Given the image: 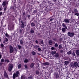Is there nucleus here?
Returning <instances> with one entry per match:
<instances>
[{
	"label": "nucleus",
	"instance_id": "f257e3e1",
	"mask_svg": "<svg viewBox=\"0 0 79 79\" xmlns=\"http://www.w3.org/2000/svg\"><path fill=\"white\" fill-rule=\"evenodd\" d=\"M19 72L18 71H17L16 73H14L13 75V78L15 79V77H17L19 76Z\"/></svg>",
	"mask_w": 79,
	"mask_h": 79
},
{
	"label": "nucleus",
	"instance_id": "f03ea898",
	"mask_svg": "<svg viewBox=\"0 0 79 79\" xmlns=\"http://www.w3.org/2000/svg\"><path fill=\"white\" fill-rule=\"evenodd\" d=\"M68 35L70 37H73L74 35V33L73 32H69L67 33Z\"/></svg>",
	"mask_w": 79,
	"mask_h": 79
},
{
	"label": "nucleus",
	"instance_id": "7ed1b4c3",
	"mask_svg": "<svg viewBox=\"0 0 79 79\" xmlns=\"http://www.w3.org/2000/svg\"><path fill=\"white\" fill-rule=\"evenodd\" d=\"M13 67V64H9V68H8V71L9 72H10L11 71Z\"/></svg>",
	"mask_w": 79,
	"mask_h": 79
},
{
	"label": "nucleus",
	"instance_id": "20e7f679",
	"mask_svg": "<svg viewBox=\"0 0 79 79\" xmlns=\"http://www.w3.org/2000/svg\"><path fill=\"white\" fill-rule=\"evenodd\" d=\"M10 53H12L14 51V48L11 45H10Z\"/></svg>",
	"mask_w": 79,
	"mask_h": 79
},
{
	"label": "nucleus",
	"instance_id": "39448f33",
	"mask_svg": "<svg viewBox=\"0 0 79 79\" xmlns=\"http://www.w3.org/2000/svg\"><path fill=\"white\" fill-rule=\"evenodd\" d=\"M70 20L68 19H64V22L65 23H69Z\"/></svg>",
	"mask_w": 79,
	"mask_h": 79
},
{
	"label": "nucleus",
	"instance_id": "423d86ee",
	"mask_svg": "<svg viewBox=\"0 0 79 79\" xmlns=\"http://www.w3.org/2000/svg\"><path fill=\"white\" fill-rule=\"evenodd\" d=\"M48 44H49L50 45H52L53 44V41L52 40H50L48 41Z\"/></svg>",
	"mask_w": 79,
	"mask_h": 79
},
{
	"label": "nucleus",
	"instance_id": "0eeeda50",
	"mask_svg": "<svg viewBox=\"0 0 79 79\" xmlns=\"http://www.w3.org/2000/svg\"><path fill=\"white\" fill-rule=\"evenodd\" d=\"M66 30V29L65 28H64V27L62 28V32L63 33H65Z\"/></svg>",
	"mask_w": 79,
	"mask_h": 79
},
{
	"label": "nucleus",
	"instance_id": "6e6552de",
	"mask_svg": "<svg viewBox=\"0 0 79 79\" xmlns=\"http://www.w3.org/2000/svg\"><path fill=\"white\" fill-rule=\"evenodd\" d=\"M73 10L74 13H78V10H77V8H74L73 9Z\"/></svg>",
	"mask_w": 79,
	"mask_h": 79
},
{
	"label": "nucleus",
	"instance_id": "1a4fd4ad",
	"mask_svg": "<svg viewBox=\"0 0 79 79\" xmlns=\"http://www.w3.org/2000/svg\"><path fill=\"white\" fill-rule=\"evenodd\" d=\"M62 26L64 27L66 29H67V26L65 25V23H63L62 24Z\"/></svg>",
	"mask_w": 79,
	"mask_h": 79
},
{
	"label": "nucleus",
	"instance_id": "9d476101",
	"mask_svg": "<svg viewBox=\"0 0 79 79\" xmlns=\"http://www.w3.org/2000/svg\"><path fill=\"white\" fill-rule=\"evenodd\" d=\"M74 65L75 67H77L78 65V63L77 62H75L74 63Z\"/></svg>",
	"mask_w": 79,
	"mask_h": 79
},
{
	"label": "nucleus",
	"instance_id": "9b49d317",
	"mask_svg": "<svg viewBox=\"0 0 79 79\" xmlns=\"http://www.w3.org/2000/svg\"><path fill=\"white\" fill-rule=\"evenodd\" d=\"M56 51H52L51 52V54L52 55H54V54H56Z\"/></svg>",
	"mask_w": 79,
	"mask_h": 79
},
{
	"label": "nucleus",
	"instance_id": "f8f14e48",
	"mask_svg": "<svg viewBox=\"0 0 79 79\" xmlns=\"http://www.w3.org/2000/svg\"><path fill=\"white\" fill-rule=\"evenodd\" d=\"M76 53L77 56H79V50H77L76 51Z\"/></svg>",
	"mask_w": 79,
	"mask_h": 79
},
{
	"label": "nucleus",
	"instance_id": "ddd939ff",
	"mask_svg": "<svg viewBox=\"0 0 79 79\" xmlns=\"http://www.w3.org/2000/svg\"><path fill=\"white\" fill-rule=\"evenodd\" d=\"M4 75L5 76V77H8V75L6 72H4Z\"/></svg>",
	"mask_w": 79,
	"mask_h": 79
},
{
	"label": "nucleus",
	"instance_id": "4468645a",
	"mask_svg": "<svg viewBox=\"0 0 79 79\" xmlns=\"http://www.w3.org/2000/svg\"><path fill=\"white\" fill-rule=\"evenodd\" d=\"M69 63V61H64V64L66 65H68Z\"/></svg>",
	"mask_w": 79,
	"mask_h": 79
},
{
	"label": "nucleus",
	"instance_id": "2eb2a0df",
	"mask_svg": "<svg viewBox=\"0 0 79 79\" xmlns=\"http://www.w3.org/2000/svg\"><path fill=\"white\" fill-rule=\"evenodd\" d=\"M54 56L55 57L58 58L59 56V54L58 53H56Z\"/></svg>",
	"mask_w": 79,
	"mask_h": 79
},
{
	"label": "nucleus",
	"instance_id": "dca6fc26",
	"mask_svg": "<svg viewBox=\"0 0 79 79\" xmlns=\"http://www.w3.org/2000/svg\"><path fill=\"white\" fill-rule=\"evenodd\" d=\"M6 4V2H3V4H2V6L3 7H4L5 6Z\"/></svg>",
	"mask_w": 79,
	"mask_h": 79
},
{
	"label": "nucleus",
	"instance_id": "f3484780",
	"mask_svg": "<svg viewBox=\"0 0 79 79\" xmlns=\"http://www.w3.org/2000/svg\"><path fill=\"white\" fill-rule=\"evenodd\" d=\"M43 64L48 65L49 64V63L48 62H46L45 63H43Z\"/></svg>",
	"mask_w": 79,
	"mask_h": 79
},
{
	"label": "nucleus",
	"instance_id": "a211bd4d",
	"mask_svg": "<svg viewBox=\"0 0 79 79\" xmlns=\"http://www.w3.org/2000/svg\"><path fill=\"white\" fill-rule=\"evenodd\" d=\"M71 53H72V51L71 50H70V51H69V52H67V54L68 55H70V54H71Z\"/></svg>",
	"mask_w": 79,
	"mask_h": 79
},
{
	"label": "nucleus",
	"instance_id": "6ab92c4d",
	"mask_svg": "<svg viewBox=\"0 0 79 79\" xmlns=\"http://www.w3.org/2000/svg\"><path fill=\"white\" fill-rule=\"evenodd\" d=\"M5 41H3V43L4 44H5V42H7V41H8V39H7V38H6V37H5Z\"/></svg>",
	"mask_w": 79,
	"mask_h": 79
},
{
	"label": "nucleus",
	"instance_id": "aec40b11",
	"mask_svg": "<svg viewBox=\"0 0 79 79\" xmlns=\"http://www.w3.org/2000/svg\"><path fill=\"white\" fill-rule=\"evenodd\" d=\"M24 62L25 63H27L29 62V60L27 59H25V60H24Z\"/></svg>",
	"mask_w": 79,
	"mask_h": 79
},
{
	"label": "nucleus",
	"instance_id": "412c9836",
	"mask_svg": "<svg viewBox=\"0 0 79 79\" xmlns=\"http://www.w3.org/2000/svg\"><path fill=\"white\" fill-rule=\"evenodd\" d=\"M5 35L6 37L7 38H9L10 37V35H8L7 33H6L5 34Z\"/></svg>",
	"mask_w": 79,
	"mask_h": 79
},
{
	"label": "nucleus",
	"instance_id": "4be33fe9",
	"mask_svg": "<svg viewBox=\"0 0 79 79\" xmlns=\"http://www.w3.org/2000/svg\"><path fill=\"white\" fill-rule=\"evenodd\" d=\"M34 66V63H31V65H30V67L31 68H32Z\"/></svg>",
	"mask_w": 79,
	"mask_h": 79
},
{
	"label": "nucleus",
	"instance_id": "5701e85b",
	"mask_svg": "<svg viewBox=\"0 0 79 79\" xmlns=\"http://www.w3.org/2000/svg\"><path fill=\"white\" fill-rule=\"evenodd\" d=\"M31 26L32 27H34L35 26V24L34 23H31Z\"/></svg>",
	"mask_w": 79,
	"mask_h": 79
},
{
	"label": "nucleus",
	"instance_id": "b1692460",
	"mask_svg": "<svg viewBox=\"0 0 79 79\" xmlns=\"http://www.w3.org/2000/svg\"><path fill=\"white\" fill-rule=\"evenodd\" d=\"M74 15L77 16H79V13H77L74 14Z\"/></svg>",
	"mask_w": 79,
	"mask_h": 79
},
{
	"label": "nucleus",
	"instance_id": "393cba45",
	"mask_svg": "<svg viewBox=\"0 0 79 79\" xmlns=\"http://www.w3.org/2000/svg\"><path fill=\"white\" fill-rule=\"evenodd\" d=\"M31 54H32V55H35V52L34 51H32L31 52Z\"/></svg>",
	"mask_w": 79,
	"mask_h": 79
},
{
	"label": "nucleus",
	"instance_id": "a878e982",
	"mask_svg": "<svg viewBox=\"0 0 79 79\" xmlns=\"http://www.w3.org/2000/svg\"><path fill=\"white\" fill-rule=\"evenodd\" d=\"M54 46L56 48L57 47H58V45L57 44V43H56L55 44Z\"/></svg>",
	"mask_w": 79,
	"mask_h": 79
},
{
	"label": "nucleus",
	"instance_id": "bb28decb",
	"mask_svg": "<svg viewBox=\"0 0 79 79\" xmlns=\"http://www.w3.org/2000/svg\"><path fill=\"white\" fill-rule=\"evenodd\" d=\"M30 32H31V33L32 34H33L34 33V31L33 30H30Z\"/></svg>",
	"mask_w": 79,
	"mask_h": 79
},
{
	"label": "nucleus",
	"instance_id": "cd10ccee",
	"mask_svg": "<svg viewBox=\"0 0 79 79\" xmlns=\"http://www.w3.org/2000/svg\"><path fill=\"white\" fill-rule=\"evenodd\" d=\"M21 64H19L18 66V69H20L21 68Z\"/></svg>",
	"mask_w": 79,
	"mask_h": 79
},
{
	"label": "nucleus",
	"instance_id": "c85d7f7f",
	"mask_svg": "<svg viewBox=\"0 0 79 79\" xmlns=\"http://www.w3.org/2000/svg\"><path fill=\"white\" fill-rule=\"evenodd\" d=\"M59 49H61L62 48V46L61 45H60L59 46Z\"/></svg>",
	"mask_w": 79,
	"mask_h": 79
},
{
	"label": "nucleus",
	"instance_id": "c756f323",
	"mask_svg": "<svg viewBox=\"0 0 79 79\" xmlns=\"http://www.w3.org/2000/svg\"><path fill=\"white\" fill-rule=\"evenodd\" d=\"M24 24L23 23H22V24L21 25V27L23 28L24 27Z\"/></svg>",
	"mask_w": 79,
	"mask_h": 79
},
{
	"label": "nucleus",
	"instance_id": "7c9ffc66",
	"mask_svg": "<svg viewBox=\"0 0 79 79\" xmlns=\"http://www.w3.org/2000/svg\"><path fill=\"white\" fill-rule=\"evenodd\" d=\"M18 46L19 49H20V48H21V46L19 45H18Z\"/></svg>",
	"mask_w": 79,
	"mask_h": 79
},
{
	"label": "nucleus",
	"instance_id": "2f4dec72",
	"mask_svg": "<svg viewBox=\"0 0 79 79\" xmlns=\"http://www.w3.org/2000/svg\"><path fill=\"white\" fill-rule=\"evenodd\" d=\"M72 55L74 56H75L76 55V54L74 52H73L72 54Z\"/></svg>",
	"mask_w": 79,
	"mask_h": 79
},
{
	"label": "nucleus",
	"instance_id": "473e14b6",
	"mask_svg": "<svg viewBox=\"0 0 79 79\" xmlns=\"http://www.w3.org/2000/svg\"><path fill=\"white\" fill-rule=\"evenodd\" d=\"M39 71H36V73L37 74H39Z\"/></svg>",
	"mask_w": 79,
	"mask_h": 79
},
{
	"label": "nucleus",
	"instance_id": "72a5a7b5",
	"mask_svg": "<svg viewBox=\"0 0 79 79\" xmlns=\"http://www.w3.org/2000/svg\"><path fill=\"white\" fill-rule=\"evenodd\" d=\"M39 48V46L37 45H36L35 46V48Z\"/></svg>",
	"mask_w": 79,
	"mask_h": 79
},
{
	"label": "nucleus",
	"instance_id": "f704fd0d",
	"mask_svg": "<svg viewBox=\"0 0 79 79\" xmlns=\"http://www.w3.org/2000/svg\"><path fill=\"white\" fill-rule=\"evenodd\" d=\"M54 19V18H51L50 19V21H52Z\"/></svg>",
	"mask_w": 79,
	"mask_h": 79
},
{
	"label": "nucleus",
	"instance_id": "c9c22d12",
	"mask_svg": "<svg viewBox=\"0 0 79 79\" xmlns=\"http://www.w3.org/2000/svg\"><path fill=\"white\" fill-rule=\"evenodd\" d=\"M20 43L21 44H23V41H22V40H20Z\"/></svg>",
	"mask_w": 79,
	"mask_h": 79
},
{
	"label": "nucleus",
	"instance_id": "e433bc0d",
	"mask_svg": "<svg viewBox=\"0 0 79 79\" xmlns=\"http://www.w3.org/2000/svg\"><path fill=\"white\" fill-rule=\"evenodd\" d=\"M37 12V11L35 10H33V13H36Z\"/></svg>",
	"mask_w": 79,
	"mask_h": 79
},
{
	"label": "nucleus",
	"instance_id": "4c0bfd02",
	"mask_svg": "<svg viewBox=\"0 0 79 79\" xmlns=\"http://www.w3.org/2000/svg\"><path fill=\"white\" fill-rule=\"evenodd\" d=\"M4 60L3 59H2L1 60V62H3L4 61Z\"/></svg>",
	"mask_w": 79,
	"mask_h": 79
},
{
	"label": "nucleus",
	"instance_id": "58836bf2",
	"mask_svg": "<svg viewBox=\"0 0 79 79\" xmlns=\"http://www.w3.org/2000/svg\"><path fill=\"white\" fill-rule=\"evenodd\" d=\"M60 53H62L63 52V50H60Z\"/></svg>",
	"mask_w": 79,
	"mask_h": 79
},
{
	"label": "nucleus",
	"instance_id": "ea45409f",
	"mask_svg": "<svg viewBox=\"0 0 79 79\" xmlns=\"http://www.w3.org/2000/svg\"><path fill=\"white\" fill-rule=\"evenodd\" d=\"M6 62H7V63H8L9 61V60H5Z\"/></svg>",
	"mask_w": 79,
	"mask_h": 79
},
{
	"label": "nucleus",
	"instance_id": "a19ab883",
	"mask_svg": "<svg viewBox=\"0 0 79 79\" xmlns=\"http://www.w3.org/2000/svg\"><path fill=\"white\" fill-rule=\"evenodd\" d=\"M41 49L40 48H38V51H40L41 50Z\"/></svg>",
	"mask_w": 79,
	"mask_h": 79
},
{
	"label": "nucleus",
	"instance_id": "79ce46f5",
	"mask_svg": "<svg viewBox=\"0 0 79 79\" xmlns=\"http://www.w3.org/2000/svg\"><path fill=\"white\" fill-rule=\"evenodd\" d=\"M54 49V48L53 47H52L51 48V49L52 50H53Z\"/></svg>",
	"mask_w": 79,
	"mask_h": 79
},
{
	"label": "nucleus",
	"instance_id": "37998d69",
	"mask_svg": "<svg viewBox=\"0 0 79 79\" xmlns=\"http://www.w3.org/2000/svg\"><path fill=\"white\" fill-rule=\"evenodd\" d=\"M6 8H7V7L6 6V7L4 8V10H6Z\"/></svg>",
	"mask_w": 79,
	"mask_h": 79
},
{
	"label": "nucleus",
	"instance_id": "c03bdc74",
	"mask_svg": "<svg viewBox=\"0 0 79 79\" xmlns=\"http://www.w3.org/2000/svg\"><path fill=\"white\" fill-rule=\"evenodd\" d=\"M54 2H56V0H52Z\"/></svg>",
	"mask_w": 79,
	"mask_h": 79
},
{
	"label": "nucleus",
	"instance_id": "a18cd8bd",
	"mask_svg": "<svg viewBox=\"0 0 79 79\" xmlns=\"http://www.w3.org/2000/svg\"><path fill=\"white\" fill-rule=\"evenodd\" d=\"M2 12H0V16H1L2 14Z\"/></svg>",
	"mask_w": 79,
	"mask_h": 79
},
{
	"label": "nucleus",
	"instance_id": "49530a36",
	"mask_svg": "<svg viewBox=\"0 0 79 79\" xmlns=\"http://www.w3.org/2000/svg\"><path fill=\"white\" fill-rule=\"evenodd\" d=\"M1 46L2 47H3V46H4V45H3V44H1Z\"/></svg>",
	"mask_w": 79,
	"mask_h": 79
},
{
	"label": "nucleus",
	"instance_id": "de8ad7c7",
	"mask_svg": "<svg viewBox=\"0 0 79 79\" xmlns=\"http://www.w3.org/2000/svg\"><path fill=\"white\" fill-rule=\"evenodd\" d=\"M41 44H43V40H42V41H41Z\"/></svg>",
	"mask_w": 79,
	"mask_h": 79
},
{
	"label": "nucleus",
	"instance_id": "09e8293b",
	"mask_svg": "<svg viewBox=\"0 0 79 79\" xmlns=\"http://www.w3.org/2000/svg\"><path fill=\"white\" fill-rule=\"evenodd\" d=\"M25 68H27V65H25Z\"/></svg>",
	"mask_w": 79,
	"mask_h": 79
},
{
	"label": "nucleus",
	"instance_id": "8fccbe9b",
	"mask_svg": "<svg viewBox=\"0 0 79 79\" xmlns=\"http://www.w3.org/2000/svg\"><path fill=\"white\" fill-rule=\"evenodd\" d=\"M52 40H56L55 38H52Z\"/></svg>",
	"mask_w": 79,
	"mask_h": 79
},
{
	"label": "nucleus",
	"instance_id": "3c124183",
	"mask_svg": "<svg viewBox=\"0 0 79 79\" xmlns=\"http://www.w3.org/2000/svg\"><path fill=\"white\" fill-rule=\"evenodd\" d=\"M35 42L36 44L38 43V41L37 40H36Z\"/></svg>",
	"mask_w": 79,
	"mask_h": 79
},
{
	"label": "nucleus",
	"instance_id": "603ef678",
	"mask_svg": "<svg viewBox=\"0 0 79 79\" xmlns=\"http://www.w3.org/2000/svg\"><path fill=\"white\" fill-rule=\"evenodd\" d=\"M1 56H2V55L0 53V59L1 58Z\"/></svg>",
	"mask_w": 79,
	"mask_h": 79
},
{
	"label": "nucleus",
	"instance_id": "864d4df0",
	"mask_svg": "<svg viewBox=\"0 0 79 79\" xmlns=\"http://www.w3.org/2000/svg\"><path fill=\"white\" fill-rule=\"evenodd\" d=\"M20 20H21V18H19V22H20Z\"/></svg>",
	"mask_w": 79,
	"mask_h": 79
},
{
	"label": "nucleus",
	"instance_id": "5fc2aeb1",
	"mask_svg": "<svg viewBox=\"0 0 79 79\" xmlns=\"http://www.w3.org/2000/svg\"><path fill=\"white\" fill-rule=\"evenodd\" d=\"M2 10V9L0 8V11Z\"/></svg>",
	"mask_w": 79,
	"mask_h": 79
},
{
	"label": "nucleus",
	"instance_id": "6e6d98bb",
	"mask_svg": "<svg viewBox=\"0 0 79 79\" xmlns=\"http://www.w3.org/2000/svg\"><path fill=\"white\" fill-rule=\"evenodd\" d=\"M58 76H59L58 75H57V76L56 77V78H58Z\"/></svg>",
	"mask_w": 79,
	"mask_h": 79
},
{
	"label": "nucleus",
	"instance_id": "4d7b16f0",
	"mask_svg": "<svg viewBox=\"0 0 79 79\" xmlns=\"http://www.w3.org/2000/svg\"><path fill=\"white\" fill-rule=\"evenodd\" d=\"M71 67H73L74 66H73L72 65H71Z\"/></svg>",
	"mask_w": 79,
	"mask_h": 79
},
{
	"label": "nucleus",
	"instance_id": "13d9d810",
	"mask_svg": "<svg viewBox=\"0 0 79 79\" xmlns=\"http://www.w3.org/2000/svg\"><path fill=\"white\" fill-rule=\"evenodd\" d=\"M22 22H23V21H21V23H22Z\"/></svg>",
	"mask_w": 79,
	"mask_h": 79
},
{
	"label": "nucleus",
	"instance_id": "bf43d9fd",
	"mask_svg": "<svg viewBox=\"0 0 79 79\" xmlns=\"http://www.w3.org/2000/svg\"><path fill=\"white\" fill-rule=\"evenodd\" d=\"M78 19H79V16L78 17Z\"/></svg>",
	"mask_w": 79,
	"mask_h": 79
},
{
	"label": "nucleus",
	"instance_id": "052dcab7",
	"mask_svg": "<svg viewBox=\"0 0 79 79\" xmlns=\"http://www.w3.org/2000/svg\"><path fill=\"white\" fill-rule=\"evenodd\" d=\"M1 39H0V42L1 41Z\"/></svg>",
	"mask_w": 79,
	"mask_h": 79
},
{
	"label": "nucleus",
	"instance_id": "680f3d73",
	"mask_svg": "<svg viewBox=\"0 0 79 79\" xmlns=\"http://www.w3.org/2000/svg\"><path fill=\"white\" fill-rule=\"evenodd\" d=\"M38 3H39V2H38Z\"/></svg>",
	"mask_w": 79,
	"mask_h": 79
},
{
	"label": "nucleus",
	"instance_id": "e2e57ef3",
	"mask_svg": "<svg viewBox=\"0 0 79 79\" xmlns=\"http://www.w3.org/2000/svg\"><path fill=\"white\" fill-rule=\"evenodd\" d=\"M28 79L27 78V79Z\"/></svg>",
	"mask_w": 79,
	"mask_h": 79
},
{
	"label": "nucleus",
	"instance_id": "0e129e2a",
	"mask_svg": "<svg viewBox=\"0 0 79 79\" xmlns=\"http://www.w3.org/2000/svg\"><path fill=\"white\" fill-rule=\"evenodd\" d=\"M27 1H28V0H27Z\"/></svg>",
	"mask_w": 79,
	"mask_h": 79
}]
</instances>
